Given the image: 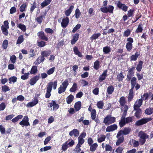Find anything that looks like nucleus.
<instances>
[{
	"instance_id": "nucleus-1",
	"label": "nucleus",
	"mask_w": 153,
	"mask_h": 153,
	"mask_svg": "<svg viewBox=\"0 0 153 153\" xmlns=\"http://www.w3.org/2000/svg\"><path fill=\"white\" fill-rule=\"evenodd\" d=\"M116 118L112 117L111 115H107L104 118L103 123L106 126L109 125L114 123L115 122Z\"/></svg>"
},
{
	"instance_id": "nucleus-2",
	"label": "nucleus",
	"mask_w": 153,
	"mask_h": 153,
	"mask_svg": "<svg viewBox=\"0 0 153 153\" xmlns=\"http://www.w3.org/2000/svg\"><path fill=\"white\" fill-rule=\"evenodd\" d=\"M53 82H49L47 85L46 88V92L45 94V97L47 98H49L51 96V92L52 89Z\"/></svg>"
},
{
	"instance_id": "nucleus-3",
	"label": "nucleus",
	"mask_w": 153,
	"mask_h": 153,
	"mask_svg": "<svg viewBox=\"0 0 153 153\" xmlns=\"http://www.w3.org/2000/svg\"><path fill=\"white\" fill-rule=\"evenodd\" d=\"M152 120L151 117L145 118L141 119L136 121L135 125L137 126H140Z\"/></svg>"
},
{
	"instance_id": "nucleus-4",
	"label": "nucleus",
	"mask_w": 153,
	"mask_h": 153,
	"mask_svg": "<svg viewBox=\"0 0 153 153\" xmlns=\"http://www.w3.org/2000/svg\"><path fill=\"white\" fill-rule=\"evenodd\" d=\"M126 48L128 51L130 52L132 48L133 45L132 43L133 42V39L131 37H129L127 39Z\"/></svg>"
},
{
	"instance_id": "nucleus-5",
	"label": "nucleus",
	"mask_w": 153,
	"mask_h": 153,
	"mask_svg": "<svg viewBox=\"0 0 153 153\" xmlns=\"http://www.w3.org/2000/svg\"><path fill=\"white\" fill-rule=\"evenodd\" d=\"M114 7L111 5H109L108 7H103L100 8L101 11L104 13L109 12L111 13H113Z\"/></svg>"
},
{
	"instance_id": "nucleus-6",
	"label": "nucleus",
	"mask_w": 153,
	"mask_h": 153,
	"mask_svg": "<svg viewBox=\"0 0 153 153\" xmlns=\"http://www.w3.org/2000/svg\"><path fill=\"white\" fill-rule=\"evenodd\" d=\"M48 106L49 108H51V110L52 111H56L59 108L58 104H56L55 101L53 100L48 103Z\"/></svg>"
},
{
	"instance_id": "nucleus-7",
	"label": "nucleus",
	"mask_w": 153,
	"mask_h": 153,
	"mask_svg": "<svg viewBox=\"0 0 153 153\" xmlns=\"http://www.w3.org/2000/svg\"><path fill=\"white\" fill-rule=\"evenodd\" d=\"M19 124L22 127L27 126H30L29 122V118L27 116H25L23 118L22 121L19 123Z\"/></svg>"
},
{
	"instance_id": "nucleus-8",
	"label": "nucleus",
	"mask_w": 153,
	"mask_h": 153,
	"mask_svg": "<svg viewBox=\"0 0 153 153\" xmlns=\"http://www.w3.org/2000/svg\"><path fill=\"white\" fill-rule=\"evenodd\" d=\"M131 130V129L130 128L127 127L125 128L123 130H120L119 131L118 133V136L119 135H127L129 134Z\"/></svg>"
},
{
	"instance_id": "nucleus-9",
	"label": "nucleus",
	"mask_w": 153,
	"mask_h": 153,
	"mask_svg": "<svg viewBox=\"0 0 153 153\" xmlns=\"http://www.w3.org/2000/svg\"><path fill=\"white\" fill-rule=\"evenodd\" d=\"M117 7L122 9L124 11H126L128 9L127 6H126V5L121 3L120 1H117Z\"/></svg>"
},
{
	"instance_id": "nucleus-10",
	"label": "nucleus",
	"mask_w": 153,
	"mask_h": 153,
	"mask_svg": "<svg viewBox=\"0 0 153 153\" xmlns=\"http://www.w3.org/2000/svg\"><path fill=\"white\" fill-rule=\"evenodd\" d=\"M117 126L116 124L108 126L106 129V131L107 132H111L117 129Z\"/></svg>"
},
{
	"instance_id": "nucleus-11",
	"label": "nucleus",
	"mask_w": 153,
	"mask_h": 153,
	"mask_svg": "<svg viewBox=\"0 0 153 153\" xmlns=\"http://www.w3.org/2000/svg\"><path fill=\"white\" fill-rule=\"evenodd\" d=\"M39 76H36L33 77L30 80L29 82L30 84L31 85H34L36 84L37 81L39 79Z\"/></svg>"
},
{
	"instance_id": "nucleus-12",
	"label": "nucleus",
	"mask_w": 153,
	"mask_h": 153,
	"mask_svg": "<svg viewBox=\"0 0 153 153\" xmlns=\"http://www.w3.org/2000/svg\"><path fill=\"white\" fill-rule=\"evenodd\" d=\"M69 22V19L68 17H66L65 18L63 19L61 23L62 27L63 28L66 27L67 26Z\"/></svg>"
},
{
	"instance_id": "nucleus-13",
	"label": "nucleus",
	"mask_w": 153,
	"mask_h": 153,
	"mask_svg": "<svg viewBox=\"0 0 153 153\" xmlns=\"http://www.w3.org/2000/svg\"><path fill=\"white\" fill-rule=\"evenodd\" d=\"M142 100L139 99L137 100L135 102L134 105V109L136 110L140 109L139 108L142 105Z\"/></svg>"
},
{
	"instance_id": "nucleus-14",
	"label": "nucleus",
	"mask_w": 153,
	"mask_h": 153,
	"mask_svg": "<svg viewBox=\"0 0 153 153\" xmlns=\"http://www.w3.org/2000/svg\"><path fill=\"white\" fill-rule=\"evenodd\" d=\"M38 102L37 98H35L31 102H28L27 105V107H31L36 105Z\"/></svg>"
},
{
	"instance_id": "nucleus-15",
	"label": "nucleus",
	"mask_w": 153,
	"mask_h": 153,
	"mask_svg": "<svg viewBox=\"0 0 153 153\" xmlns=\"http://www.w3.org/2000/svg\"><path fill=\"white\" fill-rule=\"evenodd\" d=\"M79 131L76 129H74L69 133V135L72 137L74 135L75 137H78L79 135Z\"/></svg>"
},
{
	"instance_id": "nucleus-16",
	"label": "nucleus",
	"mask_w": 153,
	"mask_h": 153,
	"mask_svg": "<svg viewBox=\"0 0 153 153\" xmlns=\"http://www.w3.org/2000/svg\"><path fill=\"white\" fill-rule=\"evenodd\" d=\"M117 136L118 134L117 135V137L118 139V140L116 142V145L117 146H118L123 142L124 137L123 135L121 134L119 135L118 136Z\"/></svg>"
},
{
	"instance_id": "nucleus-17",
	"label": "nucleus",
	"mask_w": 153,
	"mask_h": 153,
	"mask_svg": "<svg viewBox=\"0 0 153 153\" xmlns=\"http://www.w3.org/2000/svg\"><path fill=\"white\" fill-rule=\"evenodd\" d=\"M138 136L140 138L146 139L149 138V136L142 131H140L138 133Z\"/></svg>"
},
{
	"instance_id": "nucleus-18",
	"label": "nucleus",
	"mask_w": 153,
	"mask_h": 153,
	"mask_svg": "<svg viewBox=\"0 0 153 153\" xmlns=\"http://www.w3.org/2000/svg\"><path fill=\"white\" fill-rule=\"evenodd\" d=\"M107 76V71L105 70L104 71L102 74L100 76L99 79V81L100 82H102L105 79Z\"/></svg>"
},
{
	"instance_id": "nucleus-19",
	"label": "nucleus",
	"mask_w": 153,
	"mask_h": 153,
	"mask_svg": "<svg viewBox=\"0 0 153 153\" xmlns=\"http://www.w3.org/2000/svg\"><path fill=\"white\" fill-rule=\"evenodd\" d=\"M37 34L39 38L41 39L46 41H48V38L45 36L44 32H39Z\"/></svg>"
},
{
	"instance_id": "nucleus-20",
	"label": "nucleus",
	"mask_w": 153,
	"mask_h": 153,
	"mask_svg": "<svg viewBox=\"0 0 153 153\" xmlns=\"http://www.w3.org/2000/svg\"><path fill=\"white\" fill-rule=\"evenodd\" d=\"M79 37V34L78 33H75L73 36V39L71 40V44L72 45L74 44L78 40Z\"/></svg>"
},
{
	"instance_id": "nucleus-21",
	"label": "nucleus",
	"mask_w": 153,
	"mask_h": 153,
	"mask_svg": "<svg viewBox=\"0 0 153 153\" xmlns=\"http://www.w3.org/2000/svg\"><path fill=\"white\" fill-rule=\"evenodd\" d=\"M111 49L110 47L108 46L103 47V51L105 54L109 53L111 52Z\"/></svg>"
},
{
	"instance_id": "nucleus-22",
	"label": "nucleus",
	"mask_w": 153,
	"mask_h": 153,
	"mask_svg": "<svg viewBox=\"0 0 153 153\" xmlns=\"http://www.w3.org/2000/svg\"><path fill=\"white\" fill-rule=\"evenodd\" d=\"M51 1L52 0H45L43 1L41 4V8H43L49 4Z\"/></svg>"
},
{
	"instance_id": "nucleus-23",
	"label": "nucleus",
	"mask_w": 153,
	"mask_h": 153,
	"mask_svg": "<svg viewBox=\"0 0 153 153\" xmlns=\"http://www.w3.org/2000/svg\"><path fill=\"white\" fill-rule=\"evenodd\" d=\"M74 98L73 95H70L66 98V101L67 104H70L73 101Z\"/></svg>"
},
{
	"instance_id": "nucleus-24",
	"label": "nucleus",
	"mask_w": 153,
	"mask_h": 153,
	"mask_svg": "<svg viewBox=\"0 0 153 153\" xmlns=\"http://www.w3.org/2000/svg\"><path fill=\"white\" fill-rule=\"evenodd\" d=\"M74 7L73 5H71L69 9L65 11V14L66 16H68L71 14L72 11L73 10Z\"/></svg>"
},
{
	"instance_id": "nucleus-25",
	"label": "nucleus",
	"mask_w": 153,
	"mask_h": 153,
	"mask_svg": "<svg viewBox=\"0 0 153 153\" xmlns=\"http://www.w3.org/2000/svg\"><path fill=\"white\" fill-rule=\"evenodd\" d=\"M73 50L74 53L75 54L78 55L80 57L82 56V55L81 53L79 51L78 48L76 47H74Z\"/></svg>"
},
{
	"instance_id": "nucleus-26",
	"label": "nucleus",
	"mask_w": 153,
	"mask_h": 153,
	"mask_svg": "<svg viewBox=\"0 0 153 153\" xmlns=\"http://www.w3.org/2000/svg\"><path fill=\"white\" fill-rule=\"evenodd\" d=\"M143 64V62L142 61H140L139 63L137 65L136 68V70L138 71H140L142 68Z\"/></svg>"
},
{
	"instance_id": "nucleus-27",
	"label": "nucleus",
	"mask_w": 153,
	"mask_h": 153,
	"mask_svg": "<svg viewBox=\"0 0 153 153\" xmlns=\"http://www.w3.org/2000/svg\"><path fill=\"white\" fill-rule=\"evenodd\" d=\"M136 111V112L134 114V115L137 118L140 117L142 114L141 110L140 109H137L136 110H134Z\"/></svg>"
},
{
	"instance_id": "nucleus-28",
	"label": "nucleus",
	"mask_w": 153,
	"mask_h": 153,
	"mask_svg": "<svg viewBox=\"0 0 153 153\" xmlns=\"http://www.w3.org/2000/svg\"><path fill=\"white\" fill-rule=\"evenodd\" d=\"M23 116L22 115H19L13 119L11 120L12 122L15 123L17 122L19 119H22Z\"/></svg>"
},
{
	"instance_id": "nucleus-29",
	"label": "nucleus",
	"mask_w": 153,
	"mask_h": 153,
	"mask_svg": "<svg viewBox=\"0 0 153 153\" xmlns=\"http://www.w3.org/2000/svg\"><path fill=\"white\" fill-rule=\"evenodd\" d=\"M137 79L135 77H133L132 78L131 80V88L133 89L135 87Z\"/></svg>"
},
{
	"instance_id": "nucleus-30",
	"label": "nucleus",
	"mask_w": 153,
	"mask_h": 153,
	"mask_svg": "<svg viewBox=\"0 0 153 153\" xmlns=\"http://www.w3.org/2000/svg\"><path fill=\"white\" fill-rule=\"evenodd\" d=\"M139 54L137 52H136L134 55H132L130 57L131 61H136L137 60Z\"/></svg>"
},
{
	"instance_id": "nucleus-31",
	"label": "nucleus",
	"mask_w": 153,
	"mask_h": 153,
	"mask_svg": "<svg viewBox=\"0 0 153 153\" xmlns=\"http://www.w3.org/2000/svg\"><path fill=\"white\" fill-rule=\"evenodd\" d=\"M114 90V88L112 85L109 86L107 88V92L109 94L112 93Z\"/></svg>"
},
{
	"instance_id": "nucleus-32",
	"label": "nucleus",
	"mask_w": 153,
	"mask_h": 153,
	"mask_svg": "<svg viewBox=\"0 0 153 153\" xmlns=\"http://www.w3.org/2000/svg\"><path fill=\"white\" fill-rule=\"evenodd\" d=\"M126 123V121L125 117H123V116H122L121 117V120L119 122V125L121 127H122L125 125Z\"/></svg>"
},
{
	"instance_id": "nucleus-33",
	"label": "nucleus",
	"mask_w": 153,
	"mask_h": 153,
	"mask_svg": "<svg viewBox=\"0 0 153 153\" xmlns=\"http://www.w3.org/2000/svg\"><path fill=\"white\" fill-rule=\"evenodd\" d=\"M37 71V66H33L32 67L30 71V73L31 74H35Z\"/></svg>"
},
{
	"instance_id": "nucleus-34",
	"label": "nucleus",
	"mask_w": 153,
	"mask_h": 153,
	"mask_svg": "<svg viewBox=\"0 0 153 153\" xmlns=\"http://www.w3.org/2000/svg\"><path fill=\"white\" fill-rule=\"evenodd\" d=\"M24 40L23 36L22 35L20 36L18 38L16 42V44H20L22 43Z\"/></svg>"
},
{
	"instance_id": "nucleus-35",
	"label": "nucleus",
	"mask_w": 153,
	"mask_h": 153,
	"mask_svg": "<svg viewBox=\"0 0 153 153\" xmlns=\"http://www.w3.org/2000/svg\"><path fill=\"white\" fill-rule=\"evenodd\" d=\"M81 104L80 102H78L75 104L74 108L76 111H79L81 108Z\"/></svg>"
},
{
	"instance_id": "nucleus-36",
	"label": "nucleus",
	"mask_w": 153,
	"mask_h": 153,
	"mask_svg": "<svg viewBox=\"0 0 153 153\" xmlns=\"http://www.w3.org/2000/svg\"><path fill=\"white\" fill-rule=\"evenodd\" d=\"M101 35V34L100 33H94L90 37V39L91 40H95L97 39Z\"/></svg>"
},
{
	"instance_id": "nucleus-37",
	"label": "nucleus",
	"mask_w": 153,
	"mask_h": 153,
	"mask_svg": "<svg viewBox=\"0 0 153 153\" xmlns=\"http://www.w3.org/2000/svg\"><path fill=\"white\" fill-rule=\"evenodd\" d=\"M90 146V150L91 152H94L95 151L98 146L97 144L96 143Z\"/></svg>"
},
{
	"instance_id": "nucleus-38",
	"label": "nucleus",
	"mask_w": 153,
	"mask_h": 153,
	"mask_svg": "<svg viewBox=\"0 0 153 153\" xmlns=\"http://www.w3.org/2000/svg\"><path fill=\"white\" fill-rule=\"evenodd\" d=\"M77 85L76 83H74L72 87L70 89V91L71 92H74L76 91L77 88Z\"/></svg>"
},
{
	"instance_id": "nucleus-39",
	"label": "nucleus",
	"mask_w": 153,
	"mask_h": 153,
	"mask_svg": "<svg viewBox=\"0 0 153 153\" xmlns=\"http://www.w3.org/2000/svg\"><path fill=\"white\" fill-rule=\"evenodd\" d=\"M68 142L67 141L63 143L62 147V149L63 151H65L68 148Z\"/></svg>"
},
{
	"instance_id": "nucleus-40",
	"label": "nucleus",
	"mask_w": 153,
	"mask_h": 153,
	"mask_svg": "<svg viewBox=\"0 0 153 153\" xmlns=\"http://www.w3.org/2000/svg\"><path fill=\"white\" fill-rule=\"evenodd\" d=\"M133 97V92L132 89H131L129 91V93L128 97V100L131 101Z\"/></svg>"
},
{
	"instance_id": "nucleus-41",
	"label": "nucleus",
	"mask_w": 153,
	"mask_h": 153,
	"mask_svg": "<svg viewBox=\"0 0 153 153\" xmlns=\"http://www.w3.org/2000/svg\"><path fill=\"white\" fill-rule=\"evenodd\" d=\"M131 31L129 29L126 30L124 32L123 36L124 37H127L130 35Z\"/></svg>"
},
{
	"instance_id": "nucleus-42",
	"label": "nucleus",
	"mask_w": 153,
	"mask_h": 153,
	"mask_svg": "<svg viewBox=\"0 0 153 153\" xmlns=\"http://www.w3.org/2000/svg\"><path fill=\"white\" fill-rule=\"evenodd\" d=\"M99 61L97 60L94 62V67L96 70H98L99 68Z\"/></svg>"
},
{
	"instance_id": "nucleus-43",
	"label": "nucleus",
	"mask_w": 153,
	"mask_h": 153,
	"mask_svg": "<svg viewBox=\"0 0 153 153\" xmlns=\"http://www.w3.org/2000/svg\"><path fill=\"white\" fill-rule=\"evenodd\" d=\"M36 1H34L33 4H31L30 11L32 13L34 9L36 7Z\"/></svg>"
},
{
	"instance_id": "nucleus-44",
	"label": "nucleus",
	"mask_w": 153,
	"mask_h": 153,
	"mask_svg": "<svg viewBox=\"0 0 153 153\" xmlns=\"http://www.w3.org/2000/svg\"><path fill=\"white\" fill-rule=\"evenodd\" d=\"M106 137L104 135H101L100 137L98 138L97 141L99 143H101L105 140Z\"/></svg>"
},
{
	"instance_id": "nucleus-45",
	"label": "nucleus",
	"mask_w": 153,
	"mask_h": 153,
	"mask_svg": "<svg viewBox=\"0 0 153 153\" xmlns=\"http://www.w3.org/2000/svg\"><path fill=\"white\" fill-rule=\"evenodd\" d=\"M97 107L99 109H102L104 106V103L102 101L98 102L97 104Z\"/></svg>"
},
{
	"instance_id": "nucleus-46",
	"label": "nucleus",
	"mask_w": 153,
	"mask_h": 153,
	"mask_svg": "<svg viewBox=\"0 0 153 153\" xmlns=\"http://www.w3.org/2000/svg\"><path fill=\"white\" fill-rule=\"evenodd\" d=\"M96 112L95 109L92 110L91 112V118L93 120H94L96 118Z\"/></svg>"
},
{
	"instance_id": "nucleus-47",
	"label": "nucleus",
	"mask_w": 153,
	"mask_h": 153,
	"mask_svg": "<svg viewBox=\"0 0 153 153\" xmlns=\"http://www.w3.org/2000/svg\"><path fill=\"white\" fill-rule=\"evenodd\" d=\"M120 103L121 106H124L126 103L125 98L123 97H121L120 100Z\"/></svg>"
},
{
	"instance_id": "nucleus-48",
	"label": "nucleus",
	"mask_w": 153,
	"mask_h": 153,
	"mask_svg": "<svg viewBox=\"0 0 153 153\" xmlns=\"http://www.w3.org/2000/svg\"><path fill=\"white\" fill-rule=\"evenodd\" d=\"M51 52L50 51H44L42 52L41 55L47 57L50 54Z\"/></svg>"
},
{
	"instance_id": "nucleus-49",
	"label": "nucleus",
	"mask_w": 153,
	"mask_h": 153,
	"mask_svg": "<svg viewBox=\"0 0 153 153\" xmlns=\"http://www.w3.org/2000/svg\"><path fill=\"white\" fill-rule=\"evenodd\" d=\"M8 41L7 40H4L2 43V48L4 49H6L7 48L8 46Z\"/></svg>"
},
{
	"instance_id": "nucleus-50",
	"label": "nucleus",
	"mask_w": 153,
	"mask_h": 153,
	"mask_svg": "<svg viewBox=\"0 0 153 153\" xmlns=\"http://www.w3.org/2000/svg\"><path fill=\"white\" fill-rule=\"evenodd\" d=\"M2 32L5 36H7L8 34V31L7 29L8 28L4 27L3 26H1V28Z\"/></svg>"
},
{
	"instance_id": "nucleus-51",
	"label": "nucleus",
	"mask_w": 153,
	"mask_h": 153,
	"mask_svg": "<svg viewBox=\"0 0 153 153\" xmlns=\"http://www.w3.org/2000/svg\"><path fill=\"white\" fill-rule=\"evenodd\" d=\"M112 147L109 145L106 144L105 146V150L106 151H111L112 150Z\"/></svg>"
},
{
	"instance_id": "nucleus-52",
	"label": "nucleus",
	"mask_w": 153,
	"mask_h": 153,
	"mask_svg": "<svg viewBox=\"0 0 153 153\" xmlns=\"http://www.w3.org/2000/svg\"><path fill=\"white\" fill-rule=\"evenodd\" d=\"M24 75L21 76V79L23 80H26L29 77L30 74L29 73H25L24 74Z\"/></svg>"
},
{
	"instance_id": "nucleus-53",
	"label": "nucleus",
	"mask_w": 153,
	"mask_h": 153,
	"mask_svg": "<svg viewBox=\"0 0 153 153\" xmlns=\"http://www.w3.org/2000/svg\"><path fill=\"white\" fill-rule=\"evenodd\" d=\"M75 15L76 19L79 18L81 15V12L78 8H77L75 10Z\"/></svg>"
},
{
	"instance_id": "nucleus-54",
	"label": "nucleus",
	"mask_w": 153,
	"mask_h": 153,
	"mask_svg": "<svg viewBox=\"0 0 153 153\" xmlns=\"http://www.w3.org/2000/svg\"><path fill=\"white\" fill-rule=\"evenodd\" d=\"M17 27L23 31H25L26 30V26L24 25L20 24L19 25H17Z\"/></svg>"
},
{
	"instance_id": "nucleus-55",
	"label": "nucleus",
	"mask_w": 153,
	"mask_h": 153,
	"mask_svg": "<svg viewBox=\"0 0 153 153\" xmlns=\"http://www.w3.org/2000/svg\"><path fill=\"white\" fill-rule=\"evenodd\" d=\"M17 79L16 77L14 76L10 78L9 79V83L11 84L12 82H13V83H15L16 82Z\"/></svg>"
},
{
	"instance_id": "nucleus-56",
	"label": "nucleus",
	"mask_w": 153,
	"mask_h": 153,
	"mask_svg": "<svg viewBox=\"0 0 153 153\" xmlns=\"http://www.w3.org/2000/svg\"><path fill=\"white\" fill-rule=\"evenodd\" d=\"M66 89V88L62 86V85H61L60 87L58 88V90L59 94H60L65 92Z\"/></svg>"
},
{
	"instance_id": "nucleus-57",
	"label": "nucleus",
	"mask_w": 153,
	"mask_h": 153,
	"mask_svg": "<svg viewBox=\"0 0 153 153\" xmlns=\"http://www.w3.org/2000/svg\"><path fill=\"white\" fill-rule=\"evenodd\" d=\"M81 25L80 24H77L73 28L72 30V32L73 33H75L77 30L79 29Z\"/></svg>"
},
{
	"instance_id": "nucleus-58",
	"label": "nucleus",
	"mask_w": 153,
	"mask_h": 153,
	"mask_svg": "<svg viewBox=\"0 0 153 153\" xmlns=\"http://www.w3.org/2000/svg\"><path fill=\"white\" fill-rule=\"evenodd\" d=\"M145 112L146 114L150 115L153 112V108H147Z\"/></svg>"
},
{
	"instance_id": "nucleus-59",
	"label": "nucleus",
	"mask_w": 153,
	"mask_h": 153,
	"mask_svg": "<svg viewBox=\"0 0 153 153\" xmlns=\"http://www.w3.org/2000/svg\"><path fill=\"white\" fill-rule=\"evenodd\" d=\"M131 142L133 143V146L134 147H137L139 145L138 141L134 140L132 139Z\"/></svg>"
},
{
	"instance_id": "nucleus-60",
	"label": "nucleus",
	"mask_w": 153,
	"mask_h": 153,
	"mask_svg": "<svg viewBox=\"0 0 153 153\" xmlns=\"http://www.w3.org/2000/svg\"><path fill=\"white\" fill-rule=\"evenodd\" d=\"M45 31L47 33L51 34H53L54 32L53 30L50 28H45Z\"/></svg>"
},
{
	"instance_id": "nucleus-61",
	"label": "nucleus",
	"mask_w": 153,
	"mask_h": 153,
	"mask_svg": "<svg viewBox=\"0 0 153 153\" xmlns=\"http://www.w3.org/2000/svg\"><path fill=\"white\" fill-rule=\"evenodd\" d=\"M27 6V4H22L20 7V11L21 12H23L25 10Z\"/></svg>"
},
{
	"instance_id": "nucleus-62",
	"label": "nucleus",
	"mask_w": 153,
	"mask_h": 153,
	"mask_svg": "<svg viewBox=\"0 0 153 153\" xmlns=\"http://www.w3.org/2000/svg\"><path fill=\"white\" fill-rule=\"evenodd\" d=\"M51 148V147L50 146H45L43 148H41L40 149V151L41 152L46 151L50 149Z\"/></svg>"
},
{
	"instance_id": "nucleus-63",
	"label": "nucleus",
	"mask_w": 153,
	"mask_h": 153,
	"mask_svg": "<svg viewBox=\"0 0 153 153\" xmlns=\"http://www.w3.org/2000/svg\"><path fill=\"white\" fill-rule=\"evenodd\" d=\"M55 67H54L48 70L47 72L48 74L51 75L53 74L55 71Z\"/></svg>"
},
{
	"instance_id": "nucleus-64",
	"label": "nucleus",
	"mask_w": 153,
	"mask_h": 153,
	"mask_svg": "<svg viewBox=\"0 0 153 153\" xmlns=\"http://www.w3.org/2000/svg\"><path fill=\"white\" fill-rule=\"evenodd\" d=\"M123 78L124 76H123L122 73H120L117 76V78L119 81H122L123 80Z\"/></svg>"
}]
</instances>
